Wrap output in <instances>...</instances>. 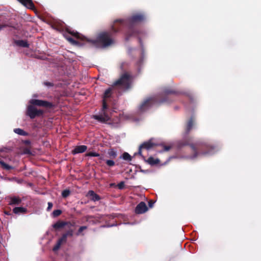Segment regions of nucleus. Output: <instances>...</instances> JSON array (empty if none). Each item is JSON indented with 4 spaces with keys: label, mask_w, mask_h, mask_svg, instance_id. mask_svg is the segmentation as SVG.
<instances>
[{
    "label": "nucleus",
    "mask_w": 261,
    "mask_h": 261,
    "mask_svg": "<svg viewBox=\"0 0 261 261\" xmlns=\"http://www.w3.org/2000/svg\"><path fill=\"white\" fill-rule=\"evenodd\" d=\"M195 118L192 116L188 120L186 123L183 139L177 141L175 143V146L178 149H181L185 146H189L193 153L191 157V159H195L199 154L206 155L210 154L215 149L214 146L212 144L204 140H200L194 143L192 142V138L187 136L193 128Z\"/></svg>",
    "instance_id": "1"
},
{
    "label": "nucleus",
    "mask_w": 261,
    "mask_h": 261,
    "mask_svg": "<svg viewBox=\"0 0 261 261\" xmlns=\"http://www.w3.org/2000/svg\"><path fill=\"white\" fill-rule=\"evenodd\" d=\"M117 22L118 20H115L113 25L112 26L111 30L108 31L100 33L98 35L96 40L93 41L87 38L77 32L71 31L69 29L67 30V32L72 36L80 40L86 41L88 42H92L93 44L98 43L101 44L103 46L106 47L110 45L113 43V36L117 32L121 31V29L119 26Z\"/></svg>",
    "instance_id": "2"
},
{
    "label": "nucleus",
    "mask_w": 261,
    "mask_h": 261,
    "mask_svg": "<svg viewBox=\"0 0 261 261\" xmlns=\"http://www.w3.org/2000/svg\"><path fill=\"white\" fill-rule=\"evenodd\" d=\"M145 16L141 13H137L133 15L126 20H117L118 24L122 30L126 27L127 30L125 33V39L128 40L132 36H135L140 33V31L135 27V25L145 20Z\"/></svg>",
    "instance_id": "3"
},
{
    "label": "nucleus",
    "mask_w": 261,
    "mask_h": 261,
    "mask_svg": "<svg viewBox=\"0 0 261 261\" xmlns=\"http://www.w3.org/2000/svg\"><path fill=\"white\" fill-rule=\"evenodd\" d=\"M115 89H116L112 86L105 91L103 96L102 108L98 114L93 115V119L101 123H106L111 120L112 113L106 99L110 97L112 90Z\"/></svg>",
    "instance_id": "4"
},
{
    "label": "nucleus",
    "mask_w": 261,
    "mask_h": 261,
    "mask_svg": "<svg viewBox=\"0 0 261 261\" xmlns=\"http://www.w3.org/2000/svg\"><path fill=\"white\" fill-rule=\"evenodd\" d=\"M30 103L31 105L28 106L27 107L26 115L29 116L31 119H34L36 117L40 116L44 113L43 110H38L34 106L47 109H51L55 107V105L52 102L43 100L32 99L30 100Z\"/></svg>",
    "instance_id": "5"
},
{
    "label": "nucleus",
    "mask_w": 261,
    "mask_h": 261,
    "mask_svg": "<svg viewBox=\"0 0 261 261\" xmlns=\"http://www.w3.org/2000/svg\"><path fill=\"white\" fill-rule=\"evenodd\" d=\"M133 80V76L129 72H124L113 83L112 87L123 91L128 90L131 88Z\"/></svg>",
    "instance_id": "6"
},
{
    "label": "nucleus",
    "mask_w": 261,
    "mask_h": 261,
    "mask_svg": "<svg viewBox=\"0 0 261 261\" xmlns=\"http://www.w3.org/2000/svg\"><path fill=\"white\" fill-rule=\"evenodd\" d=\"M156 102L153 97H149L143 100L138 107V111L140 113H144L148 110Z\"/></svg>",
    "instance_id": "7"
},
{
    "label": "nucleus",
    "mask_w": 261,
    "mask_h": 261,
    "mask_svg": "<svg viewBox=\"0 0 261 261\" xmlns=\"http://www.w3.org/2000/svg\"><path fill=\"white\" fill-rule=\"evenodd\" d=\"M153 139L151 138L147 141H145L141 144L139 147L138 154L142 156V150L143 149L148 150L153 148L154 147L158 146V144L153 142Z\"/></svg>",
    "instance_id": "8"
},
{
    "label": "nucleus",
    "mask_w": 261,
    "mask_h": 261,
    "mask_svg": "<svg viewBox=\"0 0 261 261\" xmlns=\"http://www.w3.org/2000/svg\"><path fill=\"white\" fill-rule=\"evenodd\" d=\"M75 226V222L74 221H63L59 220L56 223L53 225V227L55 229H59L67 226V228L74 227Z\"/></svg>",
    "instance_id": "9"
},
{
    "label": "nucleus",
    "mask_w": 261,
    "mask_h": 261,
    "mask_svg": "<svg viewBox=\"0 0 261 261\" xmlns=\"http://www.w3.org/2000/svg\"><path fill=\"white\" fill-rule=\"evenodd\" d=\"M148 210V207L144 202H140L135 208V213L137 214H141L145 213Z\"/></svg>",
    "instance_id": "10"
},
{
    "label": "nucleus",
    "mask_w": 261,
    "mask_h": 261,
    "mask_svg": "<svg viewBox=\"0 0 261 261\" xmlns=\"http://www.w3.org/2000/svg\"><path fill=\"white\" fill-rule=\"evenodd\" d=\"M164 93L165 95V97L160 101L161 103H163L164 102H168V100L167 99V97L168 95H169L170 94H173V95H177L178 94V92L175 91V90H173L171 88H165L164 90Z\"/></svg>",
    "instance_id": "11"
},
{
    "label": "nucleus",
    "mask_w": 261,
    "mask_h": 261,
    "mask_svg": "<svg viewBox=\"0 0 261 261\" xmlns=\"http://www.w3.org/2000/svg\"><path fill=\"white\" fill-rule=\"evenodd\" d=\"M87 149V146L86 145L76 146L74 149L71 151V153L75 155L77 153H81L85 152Z\"/></svg>",
    "instance_id": "12"
},
{
    "label": "nucleus",
    "mask_w": 261,
    "mask_h": 261,
    "mask_svg": "<svg viewBox=\"0 0 261 261\" xmlns=\"http://www.w3.org/2000/svg\"><path fill=\"white\" fill-rule=\"evenodd\" d=\"M87 195L89 197L90 199L93 201H98L100 199V196L92 190L89 191Z\"/></svg>",
    "instance_id": "13"
},
{
    "label": "nucleus",
    "mask_w": 261,
    "mask_h": 261,
    "mask_svg": "<svg viewBox=\"0 0 261 261\" xmlns=\"http://www.w3.org/2000/svg\"><path fill=\"white\" fill-rule=\"evenodd\" d=\"M146 162L150 165L154 166L159 164L160 160L159 159H154L152 156H150Z\"/></svg>",
    "instance_id": "14"
},
{
    "label": "nucleus",
    "mask_w": 261,
    "mask_h": 261,
    "mask_svg": "<svg viewBox=\"0 0 261 261\" xmlns=\"http://www.w3.org/2000/svg\"><path fill=\"white\" fill-rule=\"evenodd\" d=\"M15 43L17 45L20 46V47H29V44L28 43V42L26 40H15Z\"/></svg>",
    "instance_id": "15"
},
{
    "label": "nucleus",
    "mask_w": 261,
    "mask_h": 261,
    "mask_svg": "<svg viewBox=\"0 0 261 261\" xmlns=\"http://www.w3.org/2000/svg\"><path fill=\"white\" fill-rule=\"evenodd\" d=\"M0 165L3 169L7 171H9L14 168V167L6 164L3 160H0Z\"/></svg>",
    "instance_id": "16"
},
{
    "label": "nucleus",
    "mask_w": 261,
    "mask_h": 261,
    "mask_svg": "<svg viewBox=\"0 0 261 261\" xmlns=\"http://www.w3.org/2000/svg\"><path fill=\"white\" fill-rule=\"evenodd\" d=\"M21 202V200L18 197H13L11 198V200L9 202L10 205H19Z\"/></svg>",
    "instance_id": "17"
},
{
    "label": "nucleus",
    "mask_w": 261,
    "mask_h": 261,
    "mask_svg": "<svg viewBox=\"0 0 261 261\" xmlns=\"http://www.w3.org/2000/svg\"><path fill=\"white\" fill-rule=\"evenodd\" d=\"M27 211V208L23 207H15L13 209V212L16 214L24 213Z\"/></svg>",
    "instance_id": "18"
},
{
    "label": "nucleus",
    "mask_w": 261,
    "mask_h": 261,
    "mask_svg": "<svg viewBox=\"0 0 261 261\" xmlns=\"http://www.w3.org/2000/svg\"><path fill=\"white\" fill-rule=\"evenodd\" d=\"M108 154L109 155V157L111 159H115L117 156V152L113 149L110 148L108 150Z\"/></svg>",
    "instance_id": "19"
},
{
    "label": "nucleus",
    "mask_w": 261,
    "mask_h": 261,
    "mask_svg": "<svg viewBox=\"0 0 261 261\" xmlns=\"http://www.w3.org/2000/svg\"><path fill=\"white\" fill-rule=\"evenodd\" d=\"M68 230L63 234L66 238L68 237H72L73 236L74 230L71 227L68 228Z\"/></svg>",
    "instance_id": "20"
},
{
    "label": "nucleus",
    "mask_w": 261,
    "mask_h": 261,
    "mask_svg": "<svg viewBox=\"0 0 261 261\" xmlns=\"http://www.w3.org/2000/svg\"><path fill=\"white\" fill-rule=\"evenodd\" d=\"M14 132L15 133H16L19 135H21V136H25L28 135V133L27 132H25L23 129H22L21 128H19L14 129Z\"/></svg>",
    "instance_id": "21"
},
{
    "label": "nucleus",
    "mask_w": 261,
    "mask_h": 261,
    "mask_svg": "<svg viewBox=\"0 0 261 261\" xmlns=\"http://www.w3.org/2000/svg\"><path fill=\"white\" fill-rule=\"evenodd\" d=\"M121 158L124 160H125V161H132V156L130 155V154L129 153H128L127 152H124L122 156H121Z\"/></svg>",
    "instance_id": "22"
},
{
    "label": "nucleus",
    "mask_w": 261,
    "mask_h": 261,
    "mask_svg": "<svg viewBox=\"0 0 261 261\" xmlns=\"http://www.w3.org/2000/svg\"><path fill=\"white\" fill-rule=\"evenodd\" d=\"M67 39L72 44L78 45L81 44L80 42L79 41L75 40L71 37H67Z\"/></svg>",
    "instance_id": "23"
},
{
    "label": "nucleus",
    "mask_w": 261,
    "mask_h": 261,
    "mask_svg": "<svg viewBox=\"0 0 261 261\" xmlns=\"http://www.w3.org/2000/svg\"><path fill=\"white\" fill-rule=\"evenodd\" d=\"M70 194V191L68 189L64 190L62 192V196L63 198H66Z\"/></svg>",
    "instance_id": "24"
},
{
    "label": "nucleus",
    "mask_w": 261,
    "mask_h": 261,
    "mask_svg": "<svg viewBox=\"0 0 261 261\" xmlns=\"http://www.w3.org/2000/svg\"><path fill=\"white\" fill-rule=\"evenodd\" d=\"M62 212L60 210H56L53 211L52 216L53 217H57L62 214Z\"/></svg>",
    "instance_id": "25"
},
{
    "label": "nucleus",
    "mask_w": 261,
    "mask_h": 261,
    "mask_svg": "<svg viewBox=\"0 0 261 261\" xmlns=\"http://www.w3.org/2000/svg\"><path fill=\"white\" fill-rule=\"evenodd\" d=\"M86 156H100V154L95 152H89L85 154Z\"/></svg>",
    "instance_id": "26"
},
{
    "label": "nucleus",
    "mask_w": 261,
    "mask_h": 261,
    "mask_svg": "<svg viewBox=\"0 0 261 261\" xmlns=\"http://www.w3.org/2000/svg\"><path fill=\"white\" fill-rule=\"evenodd\" d=\"M87 228V226H81V227L79 228V230H78L77 232L76 233V236H80V235L81 234V233L82 232V231H83V230H86Z\"/></svg>",
    "instance_id": "27"
},
{
    "label": "nucleus",
    "mask_w": 261,
    "mask_h": 261,
    "mask_svg": "<svg viewBox=\"0 0 261 261\" xmlns=\"http://www.w3.org/2000/svg\"><path fill=\"white\" fill-rule=\"evenodd\" d=\"M106 163L109 167H113L115 165V162L112 160H106Z\"/></svg>",
    "instance_id": "28"
},
{
    "label": "nucleus",
    "mask_w": 261,
    "mask_h": 261,
    "mask_svg": "<svg viewBox=\"0 0 261 261\" xmlns=\"http://www.w3.org/2000/svg\"><path fill=\"white\" fill-rule=\"evenodd\" d=\"M67 241V238L65 236L62 234V237L58 240V242L62 244L63 243H65Z\"/></svg>",
    "instance_id": "29"
},
{
    "label": "nucleus",
    "mask_w": 261,
    "mask_h": 261,
    "mask_svg": "<svg viewBox=\"0 0 261 261\" xmlns=\"http://www.w3.org/2000/svg\"><path fill=\"white\" fill-rule=\"evenodd\" d=\"M22 4L25 5L27 4H32V0H18Z\"/></svg>",
    "instance_id": "30"
},
{
    "label": "nucleus",
    "mask_w": 261,
    "mask_h": 261,
    "mask_svg": "<svg viewBox=\"0 0 261 261\" xmlns=\"http://www.w3.org/2000/svg\"><path fill=\"white\" fill-rule=\"evenodd\" d=\"M47 204H48V206H47V208H46V211H48V212H49V211H50L51 210V209L52 208L53 206V203H52V202H48V203H47Z\"/></svg>",
    "instance_id": "31"
},
{
    "label": "nucleus",
    "mask_w": 261,
    "mask_h": 261,
    "mask_svg": "<svg viewBox=\"0 0 261 261\" xmlns=\"http://www.w3.org/2000/svg\"><path fill=\"white\" fill-rule=\"evenodd\" d=\"M61 245V244H60V243H58L57 242V244L53 248V250L56 251V250H58L59 249V248L60 247Z\"/></svg>",
    "instance_id": "32"
},
{
    "label": "nucleus",
    "mask_w": 261,
    "mask_h": 261,
    "mask_svg": "<svg viewBox=\"0 0 261 261\" xmlns=\"http://www.w3.org/2000/svg\"><path fill=\"white\" fill-rule=\"evenodd\" d=\"M163 146L164 148V150L166 151H169L171 148V146H167V145H163Z\"/></svg>",
    "instance_id": "33"
},
{
    "label": "nucleus",
    "mask_w": 261,
    "mask_h": 261,
    "mask_svg": "<svg viewBox=\"0 0 261 261\" xmlns=\"http://www.w3.org/2000/svg\"><path fill=\"white\" fill-rule=\"evenodd\" d=\"M44 84L45 86H48V87H53V86H54V84L53 83L49 82H45L44 83Z\"/></svg>",
    "instance_id": "34"
},
{
    "label": "nucleus",
    "mask_w": 261,
    "mask_h": 261,
    "mask_svg": "<svg viewBox=\"0 0 261 261\" xmlns=\"http://www.w3.org/2000/svg\"><path fill=\"white\" fill-rule=\"evenodd\" d=\"M118 188L120 189H122L124 188V182L122 181V182H120L118 185Z\"/></svg>",
    "instance_id": "35"
},
{
    "label": "nucleus",
    "mask_w": 261,
    "mask_h": 261,
    "mask_svg": "<svg viewBox=\"0 0 261 261\" xmlns=\"http://www.w3.org/2000/svg\"><path fill=\"white\" fill-rule=\"evenodd\" d=\"M154 204V201H153L152 200H150L148 202V205L150 207H152Z\"/></svg>",
    "instance_id": "36"
},
{
    "label": "nucleus",
    "mask_w": 261,
    "mask_h": 261,
    "mask_svg": "<svg viewBox=\"0 0 261 261\" xmlns=\"http://www.w3.org/2000/svg\"><path fill=\"white\" fill-rule=\"evenodd\" d=\"M6 26H7L6 25H1V24H0V30H1L3 28L6 27Z\"/></svg>",
    "instance_id": "37"
},
{
    "label": "nucleus",
    "mask_w": 261,
    "mask_h": 261,
    "mask_svg": "<svg viewBox=\"0 0 261 261\" xmlns=\"http://www.w3.org/2000/svg\"><path fill=\"white\" fill-rule=\"evenodd\" d=\"M25 143L29 144V143H30V141L29 140H27V141H25Z\"/></svg>",
    "instance_id": "38"
},
{
    "label": "nucleus",
    "mask_w": 261,
    "mask_h": 261,
    "mask_svg": "<svg viewBox=\"0 0 261 261\" xmlns=\"http://www.w3.org/2000/svg\"><path fill=\"white\" fill-rule=\"evenodd\" d=\"M99 159H100V160H103V158H102L101 156H100V157L99 158Z\"/></svg>",
    "instance_id": "39"
},
{
    "label": "nucleus",
    "mask_w": 261,
    "mask_h": 261,
    "mask_svg": "<svg viewBox=\"0 0 261 261\" xmlns=\"http://www.w3.org/2000/svg\"><path fill=\"white\" fill-rule=\"evenodd\" d=\"M141 171L142 172H144L145 171L143 170H141Z\"/></svg>",
    "instance_id": "40"
}]
</instances>
